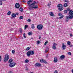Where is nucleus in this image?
<instances>
[{
    "instance_id": "nucleus-21",
    "label": "nucleus",
    "mask_w": 73,
    "mask_h": 73,
    "mask_svg": "<svg viewBox=\"0 0 73 73\" xmlns=\"http://www.w3.org/2000/svg\"><path fill=\"white\" fill-rule=\"evenodd\" d=\"M31 47H27L26 49V50H29L30 49H31Z\"/></svg>"
},
{
    "instance_id": "nucleus-28",
    "label": "nucleus",
    "mask_w": 73,
    "mask_h": 73,
    "mask_svg": "<svg viewBox=\"0 0 73 73\" xmlns=\"http://www.w3.org/2000/svg\"><path fill=\"white\" fill-rule=\"evenodd\" d=\"M44 60L43 59H41L40 61L41 62H43Z\"/></svg>"
},
{
    "instance_id": "nucleus-32",
    "label": "nucleus",
    "mask_w": 73,
    "mask_h": 73,
    "mask_svg": "<svg viewBox=\"0 0 73 73\" xmlns=\"http://www.w3.org/2000/svg\"><path fill=\"white\" fill-rule=\"evenodd\" d=\"M11 11H9L8 13H7V15H10V14H11Z\"/></svg>"
},
{
    "instance_id": "nucleus-11",
    "label": "nucleus",
    "mask_w": 73,
    "mask_h": 73,
    "mask_svg": "<svg viewBox=\"0 0 73 73\" xmlns=\"http://www.w3.org/2000/svg\"><path fill=\"white\" fill-rule=\"evenodd\" d=\"M63 9H64V8L62 7H59L58 8V9L59 10V11H62Z\"/></svg>"
},
{
    "instance_id": "nucleus-7",
    "label": "nucleus",
    "mask_w": 73,
    "mask_h": 73,
    "mask_svg": "<svg viewBox=\"0 0 73 73\" xmlns=\"http://www.w3.org/2000/svg\"><path fill=\"white\" fill-rule=\"evenodd\" d=\"M15 7L16 8H19L20 7V4L19 3H16L15 4Z\"/></svg>"
},
{
    "instance_id": "nucleus-18",
    "label": "nucleus",
    "mask_w": 73,
    "mask_h": 73,
    "mask_svg": "<svg viewBox=\"0 0 73 73\" xmlns=\"http://www.w3.org/2000/svg\"><path fill=\"white\" fill-rule=\"evenodd\" d=\"M29 62V60L28 59H26L25 60V63H28Z\"/></svg>"
},
{
    "instance_id": "nucleus-3",
    "label": "nucleus",
    "mask_w": 73,
    "mask_h": 73,
    "mask_svg": "<svg viewBox=\"0 0 73 73\" xmlns=\"http://www.w3.org/2000/svg\"><path fill=\"white\" fill-rule=\"evenodd\" d=\"M69 15L70 19H72L73 18V11L71 10L69 11Z\"/></svg>"
},
{
    "instance_id": "nucleus-45",
    "label": "nucleus",
    "mask_w": 73,
    "mask_h": 73,
    "mask_svg": "<svg viewBox=\"0 0 73 73\" xmlns=\"http://www.w3.org/2000/svg\"><path fill=\"white\" fill-rule=\"evenodd\" d=\"M70 37H72V36H73V35H72V34H70Z\"/></svg>"
},
{
    "instance_id": "nucleus-22",
    "label": "nucleus",
    "mask_w": 73,
    "mask_h": 73,
    "mask_svg": "<svg viewBox=\"0 0 73 73\" xmlns=\"http://www.w3.org/2000/svg\"><path fill=\"white\" fill-rule=\"evenodd\" d=\"M48 50H49V48L48 47L46 48L45 52V53H46L48 51Z\"/></svg>"
},
{
    "instance_id": "nucleus-35",
    "label": "nucleus",
    "mask_w": 73,
    "mask_h": 73,
    "mask_svg": "<svg viewBox=\"0 0 73 73\" xmlns=\"http://www.w3.org/2000/svg\"><path fill=\"white\" fill-rule=\"evenodd\" d=\"M20 32L21 33H23V30L21 29H20Z\"/></svg>"
},
{
    "instance_id": "nucleus-2",
    "label": "nucleus",
    "mask_w": 73,
    "mask_h": 73,
    "mask_svg": "<svg viewBox=\"0 0 73 73\" xmlns=\"http://www.w3.org/2000/svg\"><path fill=\"white\" fill-rule=\"evenodd\" d=\"M35 54V52L32 50H29L27 53V56L29 57L31 55H33Z\"/></svg>"
},
{
    "instance_id": "nucleus-44",
    "label": "nucleus",
    "mask_w": 73,
    "mask_h": 73,
    "mask_svg": "<svg viewBox=\"0 0 73 73\" xmlns=\"http://www.w3.org/2000/svg\"><path fill=\"white\" fill-rule=\"evenodd\" d=\"M65 2H66V3H68V0H65Z\"/></svg>"
},
{
    "instance_id": "nucleus-52",
    "label": "nucleus",
    "mask_w": 73,
    "mask_h": 73,
    "mask_svg": "<svg viewBox=\"0 0 73 73\" xmlns=\"http://www.w3.org/2000/svg\"><path fill=\"white\" fill-rule=\"evenodd\" d=\"M23 37L24 38H26V36H25V35H23Z\"/></svg>"
},
{
    "instance_id": "nucleus-55",
    "label": "nucleus",
    "mask_w": 73,
    "mask_h": 73,
    "mask_svg": "<svg viewBox=\"0 0 73 73\" xmlns=\"http://www.w3.org/2000/svg\"><path fill=\"white\" fill-rule=\"evenodd\" d=\"M2 1H5V0H2Z\"/></svg>"
},
{
    "instance_id": "nucleus-23",
    "label": "nucleus",
    "mask_w": 73,
    "mask_h": 73,
    "mask_svg": "<svg viewBox=\"0 0 73 73\" xmlns=\"http://www.w3.org/2000/svg\"><path fill=\"white\" fill-rule=\"evenodd\" d=\"M57 44L55 43H54L52 45V46H57Z\"/></svg>"
},
{
    "instance_id": "nucleus-41",
    "label": "nucleus",
    "mask_w": 73,
    "mask_h": 73,
    "mask_svg": "<svg viewBox=\"0 0 73 73\" xmlns=\"http://www.w3.org/2000/svg\"><path fill=\"white\" fill-rule=\"evenodd\" d=\"M27 21H28V22H31V19H29L27 20Z\"/></svg>"
},
{
    "instance_id": "nucleus-51",
    "label": "nucleus",
    "mask_w": 73,
    "mask_h": 73,
    "mask_svg": "<svg viewBox=\"0 0 73 73\" xmlns=\"http://www.w3.org/2000/svg\"><path fill=\"white\" fill-rule=\"evenodd\" d=\"M39 39H40L41 38V36H39Z\"/></svg>"
},
{
    "instance_id": "nucleus-16",
    "label": "nucleus",
    "mask_w": 73,
    "mask_h": 73,
    "mask_svg": "<svg viewBox=\"0 0 73 73\" xmlns=\"http://www.w3.org/2000/svg\"><path fill=\"white\" fill-rule=\"evenodd\" d=\"M13 61V60L12 59H11L9 60V63H11L12 62V61Z\"/></svg>"
},
{
    "instance_id": "nucleus-4",
    "label": "nucleus",
    "mask_w": 73,
    "mask_h": 73,
    "mask_svg": "<svg viewBox=\"0 0 73 73\" xmlns=\"http://www.w3.org/2000/svg\"><path fill=\"white\" fill-rule=\"evenodd\" d=\"M8 60H9V55L7 54H6L5 56L4 61L5 62H7L8 61Z\"/></svg>"
},
{
    "instance_id": "nucleus-12",
    "label": "nucleus",
    "mask_w": 73,
    "mask_h": 73,
    "mask_svg": "<svg viewBox=\"0 0 73 73\" xmlns=\"http://www.w3.org/2000/svg\"><path fill=\"white\" fill-rule=\"evenodd\" d=\"M11 16L13 17H16V14L14 13H13L11 15Z\"/></svg>"
},
{
    "instance_id": "nucleus-42",
    "label": "nucleus",
    "mask_w": 73,
    "mask_h": 73,
    "mask_svg": "<svg viewBox=\"0 0 73 73\" xmlns=\"http://www.w3.org/2000/svg\"><path fill=\"white\" fill-rule=\"evenodd\" d=\"M47 43H48V41H46L44 43V45H46V44H47Z\"/></svg>"
},
{
    "instance_id": "nucleus-34",
    "label": "nucleus",
    "mask_w": 73,
    "mask_h": 73,
    "mask_svg": "<svg viewBox=\"0 0 73 73\" xmlns=\"http://www.w3.org/2000/svg\"><path fill=\"white\" fill-rule=\"evenodd\" d=\"M12 53L13 54H14L15 53V50H13L12 51Z\"/></svg>"
},
{
    "instance_id": "nucleus-14",
    "label": "nucleus",
    "mask_w": 73,
    "mask_h": 73,
    "mask_svg": "<svg viewBox=\"0 0 73 73\" xmlns=\"http://www.w3.org/2000/svg\"><path fill=\"white\" fill-rule=\"evenodd\" d=\"M36 66H41V64H40L39 63H36Z\"/></svg>"
},
{
    "instance_id": "nucleus-31",
    "label": "nucleus",
    "mask_w": 73,
    "mask_h": 73,
    "mask_svg": "<svg viewBox=\"0 0 73 73\" xmlns=\"http://www.w3.org/2000/svg\"><path fill=\"white\" fill-rule=\"evenodd\" d=\"M67 44H68V45H70V41H68L67 42Z\"/></svg>"
},
{
    "instance_id": "nucleus-53",
    "label": "nucleus",
    "mask_w": 73,
    "mask_h": 73,
    "mask_svg": "<svg viewBox=\"0 0 73 73\" xmlns=\"http://www.w3.org/2000/svg\"><path fill=\"white\" fill-rule=\"evenodd\" d=\"M72 73H73V69L72 70Z\"/></svg>"
},
{
    "instance_id": "nucleus-9",
    "label": "nucleus",
    "mask_w": 73,
    "mask_h": 73,
    "mask_svg": "<svg viewBox=\"0 0 73 73\" xmlns=\"http://www.w3.org/2000/svg\"><path fill=\"white\" fill-rule=\"evenodd\" d=\"M62 48L63 49V50L65 49V48H66V46L65 45V44L64 43L62 44Z\"/></svg>"
},
{
    "instance_id": "nucleus-46",
    "label": "nucleus",
    "mask_w": 73,
    "mask_h": 73,
    "mask_svg": "<svg viewBox=\"0 0 73 73\" xmlns=\"http://www.w3.org/2000/svg\"><path fill=\"white\" fill-rule=\"evenodd\" d=\"M9 73H13V72L11 71H9Z\"/></svg>"
},
{
    "instance_id": "nucleus-8",
    "label": "nucleus",
    "mask_w": 73,
    "mask_h": 73,
    "mask_svg": "<svg viewBox=\"0 0 73 73\" xmlns=\"http://www.w3.org/2000/svg\"><path fill=\"white\" fill-rule=\"evenodd\" d=\"M58 61V59H57V58L56 57H55L54 58V62L56 63Z\"/></svg>"
},
{
    "instance_id": "nucleus-36",
    "label": "nucleus",
    "mask_w": 73,
    "mask_h": 73,
    "mask_svg": "<svg viewBox=\"0 0 73 73\" xmlns=\"http://www.w3.org/2000/svg\"><path fill=\"white\" fill-rule=\"evenodd\" d=\"M43 62L44 63V64H46L47 63V62H46V60H43Z\"/></svg>"
},
{
    "instance_id": "nucleus-29",
    "label": "nucleus",
    "mask_w": 73,
    "mask_h": 73,
    "mask_svg": "<svg viewBox=\"0 0 73 73\" xmlns=\"http://www.w3.org/2000/svg\"><path fill=\"white\" fill-rule=\"evenodd\" d=\"M28 27V25H25V29H26Z\"/></svg>"
},
{
    "instance_id": "nucleus-56",
    "label": "nucleus",
    "mask_w": 73,
    "mask_h": 73,
    "mask_svg": "<svg viewBox=\"0 0 73 73\" xmlns=\"http://www.w3.org/2000/svg\"><path fill=\"white\" fill-rule=\"evenodd\" d=\"M27 70H28V68H27Z\"/></svg>"
},
{
    "instance_id": "nucleus-26",
    "label": "nucleus",
    "mask_w": 73,
    "mask_h": 73,
    "mask_svg": "<svg viewBox=\"0 0 73 73\" xmlns=\"http://www.w3.org/2000/svg\"><path fill=\"white\" fill-rule=\"evenodd\" d=\"M52 48V49H54V50L56 49V46H53Z\"/></svg>"
},
{
    "instance_id": "nucleus-48",
    "label": "nucleus",
    "mask_w": 73,
    "mask_h": 73,
    "mask_svg": "<svg viewBox=\"0 0 73 73\" xmlns=\"http://www.w3.org/2000/svg\"><path fill=\"white\" fill-rule=\"evenodd\" d=\"M67 11H70V9H69V8L67 9Z\"/></svg>"
},
{
    "instance_id": "nucleus-5",
    "label": "nucleus",
    "mask_w": 73,
    "mask_h": 73,
    "mask_svg": "<svg viewBox=\"0 0 73 73\" xmlns=\"http://www.w3.org/2000/svg\"><path fill=\"white\" fill-rule=\"evenodd\" d=\"M43 27V26L41 25H38L37 26V28L38 30H41Z\"/></svg>"
},
{
    "instance_id": "nucleus-17",
    "label": "nucleus",
    "mask_w": 73,
    "mask_h": 73,
    "mask_svg": "<svg viewBox=\"0 0 73 73\" xmlns=\"http://www.w3.org/2000/svg\"><path fill=\"white\" fill-rule=\"evenodd\" d=\"M58 7H62V5L61 4H59L57 6Z\"/></svg>"
},
{
    "instance_id": "nucleus-30",
    "label": "nucleus",
    "mask_w": 73,
    "mask_h": 73,
    "mask_svg": "<svg viewBox=\"0 0 73 73\" xmlns=\"http://www.w3.org/2000/svg\"><path fill=\"white\" fill-rule=\"evenodd\" d=\"M51 2H50L49 3L48 5V7H50V5H51Z\"/></svg>"
},
{
    "instance_id": "nucleus-27",
    "label": "nucleus",
    "mask_w": 73,
    "mask_h": 73,
    "mask_svg": "<svg viewBox=\"0 0 73 73\" xmlns=\"http://www.w3.org/2000/svg\"><path fill=\"white\" fill-rule=\"evenodd\" d=\"M20 11L21 12H23V9L22 8H20Z\"/></svg>"
},
{
    "instance_id": "nucleus-13",
    "label": "nucleus",
    "mask_w": 73,
    "mask_h": 73,
    "mask_svg": "<svg viewBox=\"0 0 73 73\" xmlns=\"http://www.w3.org/2000/svg\"><path fill=\"white\" fill-rule=\"evenodd\" d=\"M65 58V56L62 55L60 57V59H64V58Z\"/></svg>"
},
{
    "instance_id": "nucleus-19",
    "label": "nucleus",
    "mask_w": 73,
    "mask_h": 73,
    "mask_svg": "<svg viewBox=\"0 0 73 73\" xmlns=\"http://www.w3.org/2000/svg\"><path fill=\"white\" fill-rule=\"evenodd\" d=\"M68 3H64V7H67V6H68Z\"/></svg>"
},
{
    "instance_id": "nucleus-33",
    "label": "nucleus",
    "mask_w": 73,
    "mask_h": 73,
    "mask_svg": "<svg viewBox=\"0 0 73 73\" xmlns=\"http://www.w3.org/2000/svg\"><path fill=\"white\" fill-rule=\"evenodd\" d=\"M23 18H24V17H23V16H21L20 17V19L21 20V19H23Z\"/></svg>"
},
{
    "instance_id": "nucleus-43",
    "label": "nucleus",
    "mask_w": 73,
    "mask_h": 73,
    "mask_svg": "<svg viewBox=\"0 0 73 73\" xmlns=\"http://www.w3.org/2000/svg\"><path fill=\"white\" fill-rule=\"evenodd\" d=\"M58 16H61V15H62V14L61 13H60L58 14Z\"/></svg>"
},
{
    "instance_id": "nucleus-6",
    "label": "nucleus",
    "mask_w": 73,
    "mask_h": 73,
    "mask_svg": "<svg viewBox=\"0 0 73 73\" xmlns=\"http://www.w3.org/2000/svg\"><path fill=\"white\" fill-rule=\"evenodd\" d=\"M15 65H16V63L14 62H12L10 63L9 65L10 67H11V68L14 67V66Z\"/></svg>"
},
{
    "instance_id": "nucleus-37",
    "label": "nucleus",
    "mask_w": 73,
    "mask_h": 73,
    "mask_svg": "<svg viewBox=\"0 0 73 73\" xmlns=\"http://www.w3.org/2000/svg\"><path fill=\"white\" fill-rule=\"evenodd\" d=\"M67 12H68V11L66 10H64V13H67Z\"/></svg>"
},
{
    "instance_id": "nucleus-38",
    "label": "nucleus",
    "mask_w": 73,
    "mask_h": 73,
    "mask_svg": "<svg viewBox=\"0 0 73 73\" xmlns=\"http://www.w3.org/2000/svg\"><path fill=\"white\" fill-rule=\"evenodd\" d=\"M68 54L69 55H70H70H72V53H71V52H69L68 53Z\"/></svg>"
},
{
    "instance_id": "nucleus-39",
    "label": "nucleus",
    "mask_w": 73,
    "mask_h": 73,
    "mask_svg": "<svg viewBox=\"0 0 73 73\" xmlns=\"http://www.w3.org/2000/svg\"><path fill=\"white\" fill-rule=\"evenodd\" d=\"M40 42L38 40L37 41V42L36 43V44H40Z\"/></svg>"
},
{
    "instance_id": "nucleus-40",
    "label": "nucleus",
    "mask_w": 73,
    "mask_h": 73,
    "mask_svg": "<svg viewBox=\"0 0 73 73\" xmlns=\"http://www.w3.org/2000/svg\"><path fill=\"white\" fill-rule=\"evenodd\" d=\"M66 18H67V19H70L69 16V17L68 16H66Z\"/></svg>"
},
{
    "instance_id": "nucleus-50",
    "label": "nucleus",
    "mask_w": 73,
    "mask_h": 73,
    "mask_svg": "<svg viewBox=\"0 0 73 73\" xmlns=\"http://www.w3.org/2000/svg\"><path fill=\"white\" fill-rule=\"evenodd\" d=\"M23 3H25V1L24 0H23Z\"/></svg>"
},
{
    "instance_id": "nucleus-24",
    "label": "nucleus",
    "mask_w": 73,
    "mask_h": 73,
    "mask_svg": "<svg viewBox=\"0 0 73 73\" xmlns=\"http://www.w3.org/2000/svg\"><path fill=\"white\" fill-rule=\"evenodd\" d=\"M2 1H3V0H0V5H3Z\"/></svg>"
},
{
    "instance_id": "nucleus-1",
    "label": "nucleus",
    "mask_w": 73,
    "mask_h": 73,
    "mask_svg": "<svg viewBox=\"0 0 73 73\" xmlns=\"http://www.w3.org/2000/svg\"><path fill=\"white\" fill-rule=\"evenodd\" d=\"M32 1H33V0H29L27 2V4L29 7V10H33V9H36V8H38V5H36V2L34 1L32 3Z\"/></svg>"
},
{
    "instance_id": "nucleus-10",
    "label": "nucleus",
    "mask_w": 73,
    "mask_h": 73,
    "mask_svg": "<svg viewBox=\"0 0 73 73\" xmlns=\"http://www.w3.org/2000/svg\"><path fill=\"white\" fill-rule=\"evenodd\" d=\"M50 15L51 16H52L53 17L54 16V14L52 12H50Z\"/></svg>"
},
{
    "instance_id": "nucleus-54",
    "label": "nucleus",
    "mask_w": 73,
    "mask_h": 73,
    "mask_svg": "<svg viewBox=\"0 0 73 73\" xmlns=\"http://www.w3.org/2000/svg\"><path fill=\"white\" fill-rule=\"evenodd\" d=\"M23 36H25V34L24 33L23 34Z\"/></svg>"
},
{
    "instance_id": "nucleus-20",
    "label": "nucleus",
    "mask_w": 73,
    "mask_h": 73,
    "mask_svg": "<svg viewBox=\"0 0 73 73\" xmlns=\"http://www.w3.org/2000/svg\"><path fill=\"white\" fill-rule=\"evenodd\" d=\"M34 25H34V24H33L32 25L31 28H32V29H34V28H35V26H34Z\"/></svg>"
},
{
    "instance_id": "nucleus-49",
    "label": "nucleus",
    "mask_w": 73,
    "mask_h": 73,
    "mask_svg": "<svg viewBox=\"0 0 73 73\" xmlns=\"http://www.w3.org/2000/svg\"><path fill=\"white\" fill-rule=\"evenodd\" d=\"M48 54L46 55V58H48Z\"/></svg>"
},
{
    "instance_id": "nucleus-25",
    "label": "nucleus",
    "mask_w": 73,
    "mask_h": 73,
    "mask_svg": "<svg viewBox=\"0 0 73 73\" xmlns=\"http://www.w3.org/2000/svg\"><path fill=\"white\" fill-rule=\"evenodd\" d=\"M64 17V15H61L60 17H59V19H62V18H63V17Z\"/></svg>"
},
{
    "instance_id": "nucleus-47",
    "label": "nucleus",
    "mask_w": 73,
    "mask_h": 73,
    "mask_svg": "<svg viewBox=\"0 0 73 73\" xmlns=\"http://www.w3.org/2000/svg\"><path fill=\"white\" fill-rule=\"evenodd\" d=\"M1 56L0 55V62L1 61Z\"/></svg>"
},
{
    "instance_id": "nucleus-15",
    "label": "nucleus",
    "mask_w": 73,
    "mask_h": 73,
    "mask_svg": "<svg viewBox=\"0 0 73 73\" xmlns=\"http://www.w3.org/2000/svg\"><path fill=\"white\" fill-rule=\"evenodd\" d=\"M32 34H33V33L32 32H29L28 33V35H29V36H31L32 35Z\"/></svg>"
}]
</instances>
